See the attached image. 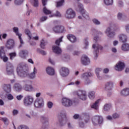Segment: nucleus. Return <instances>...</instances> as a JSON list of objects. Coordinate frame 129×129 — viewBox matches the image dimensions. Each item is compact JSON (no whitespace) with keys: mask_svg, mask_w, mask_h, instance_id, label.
<instances>
[{"mask_svg":"<svg viewBox=\"0 0 129 129\" xmlns=\"http://www.w3.org/2000/svg\"><path fill=\"white\" fill-rule=\"evenodd\" d=\"M77 12H79L80 13L81 15H82V17L79 16H78V19L80 20H82V19H85L86 20H89L90 18L89 17V15L88 13L84 10V8L83 7V5L82 4L79 3L78 5V7L76 9Z\"/></svg>","mask_w":129,"mask_h":129,"instance_id":"f257e3e1","label":"nucleus"},{"mask_svg":"<svg viewBox=\"0 0 129 129\" xmlns=\"http://www.w3.org/2000/svg\"><path fill=\"white\" fill-rule=\"evenodd\" d=\"M26 66L27 64L25 62H22L18 64L17 68V73L20 77H26L28 75V72L24 71Z\"/></svg>","mask_w":129,"mask_h":129,"instance_id":"f03ea898","label":"nucleus"},{"mask_svg":"<svg viewBox=\"0 0 129 129\" xmlns=\"http://www.w3.org/2000/svg\"><path fill=\"white\" fill-rule=\"evenodd\" d=\"M57 117L59 126H64L69 121L66 113L60 112L58 113Z\"/></svg>","mask_w":129,"mask_h":129,"instance_id":"7ed1b4c3","label":"nucleus"},{"mask_svg":"<svg viewBox=\"0 0 129 129\" xmlns=\"http://www.w3.org/2000/svg\"><path fill=\"white\" fill-rule=\"evenodd\" d=\"M25 34L28 36L29 38V43L31 46H36V42L33 40H35V41L39 40V36L38 35L36 36H32V34L29 29L25 30Z\"/></svg>","mask_w":129,"mask_h":129,"instance_id":"20e7f679","label":"nucleus"},{"mask_svg":"<svg viewBox=\"0 0 129 129\" xmlns=\"http://www.w3.org/2000/svg\"><path fill=\"white\" fill-rule=\"evenodd\" d=\"M23 103L25 106H31L34 103V97L28 95L24 97Z\"/></svg>","mask_w":129,"mask_h":129,"instance_id":"39448f33","label":"nucleus"},{"mask_svg":"<svg viewBox=\"0 0 129 129\" xmlns=\"http://www.w3.org/2000/svg\"><path fill=\"white\" fill-rule=\"evenodd\" d=\"M92 122L94 125L101 124L103 122V118L101 116L95 115L92 118Z\"/></svg>","mask_w":129,"mask_h":129,"instance_id":"423d86ee","label":"nucleus"},{"mask_svg":"<svg viewBox=\"0 0 129 129\" xmlns=\"http://www.w3.org/2000/svg\"><path fill=\"white\" fill-rule=\"evenodd\" d=\"M77 95L79 99L81 100H86L87 99V94L84 90H79L77 92Z\"/></svg>","mask_w":129,"mask_h":129,"instance_id":"0eeeda50","label":"nucleus"},{"mask_svg":"<svg viewBox=\"0 0 129 129\" xmlns=\"http://www.w3.org/2000/svg\"><path fill=\"white\" fill-rule=\"evenodd\" d=\"M34 105L37 108H41L44 106V99L43 98H37L34 102Z\"/></svg>","mask_w":129,"mask_h":129,"instance_id":"6e6552de","label":"nucleus"},{"mask_svg":"<svg viewBox=\"0 0 129 129\" xmlns=\"http://www.w3.org/2000/svg\"><path fill=\"white\" fill-rule=\"evenodd\" d=\"M65 17L67 19H74L76 17L75 11L72 9H68L66 13Z\"/></svg>","mask_w":129,"mask_h":129,"instance_id":"1a4fd4ad","label":"nucleus"},{"mask_svg":"<svg viewBox=\"0 0 129 129\" xmlns=\"http://www.w3.org/2000/svg\"><path fill=\"white\" fill-rule=\"evenodd\" d=\"M70 71L68 68L61 67L59 70V74L62 77H67L69 75Z\"/></svg>","mask_w":129,"mask_h":129,"instance_id":"9d476101","label":"nucleus"},{"mask_svg":"<svg viewBox=\"0 0 129 129\" xmlns=\"http://www.w3.org/2000/svg\"><path fill=\"white\" fill-rule=\"evenodd\" d=\"M81 63L82 65L86 66L90 64V59L86 55H83L81 58Z\"/></svg>","mask_w":129,"mask_h":129,"instance_id":"9b49d317","label":"nucleus"},{"mask_svg":"<svg viewBox=\"0 0 129 129\" xmlns=\"http://www.w3.org/2000/svg\"><path fill=\"white\" fill-rule=\"evenodd\" d=\"M0 57L4 62H8L9 58L6 56V53L5 52V46H1L0 47Z\"/></svg>","mask_w":129,"mask_h":129,"instance_id":"f8f14e48","label":"nucleus"},{"mask_svg":"<svg viewBox=\"0 0 129 129\" xmlns=\"http://www.w3.org/2000/svg\"><path fill=\"white\" fill-rule=\"evenodd\" d=\"M125 67V65L124 64V63L121 61H119L114 66V69L116 71L120 72L122 71V70L124 69Z\"/></svg>","mask_w":129,"mask_h":129,"instance_id":"ddd939ff","label":"nucleus"},{"mask_svg":"<svg viewBox=\"0 0 129 129\" xmlns=\"http://www.w3.org/2000/svg\"><path fill=\"white\" fill-rule=\"evenodd\" d=\"M6 72L8 75L14 74V67L10 62H8L6 64Z\"/></svg>","mask_w":129,"mask_h":129,"instance_id":"4468645a","label":"nucleus"},{"mask_svg":"<svg viewBox=\"0 0 129 129\" xmlns=\"http://www.w3.org/2000/svg\"><path fill=\"white\" fill-rule=\"evenodd\" d=\"M61 103L62 105L66 107H69V106H71L73 104L72 100L67 98H63L61 100Z\"/></svg>","mask_w":129,"mask_h":129,"instance_id":"2eb2a0df","label":"nucleus"},{"mask_svg":"<svg viewBox=\"0 0 129 129\" xmlns=\"http://www.w3.org/2000/svg\"><path fill=\"white\" fill-rule=\"evenodd\" d=\"M7 49H13L15 47V40L13 39H9L7 40L5 44Z\"/></svg>","mask_w":129,"mask_h":129,"instance_id":"dca6fc26","label":"nucleus"},{"mask_svg":"<svg viewBox=\"0 0 129 129\" xmlns=\"http://www.w3.org/2000/svg\"><path fill=\"white\" fill-rule=\"evenodd\" d=\"M53 31H54V33H64V32H66L65 27L62 26H55L53 28Z\"/></svg>","mask_w":129,"mask_h":129,"instance_id":"f3484780","label":"nucleus"},{"mask_svg":"<svg viewBox=\"0 0 129 129\" xmlns=\"http://www.w3.org/2000/svg\"><path fill=\"white\" fill-rule=\"evenodd\" d=\"M13 32L15 33V35L18 36V38L20 40V43L21 45L24 44V41H23V39H22V34L20 33L19 32V28L18 27H14L13 28Z\"/></svg>","mask_w":129,"mask_h":129,"instance_id":"a211bd4d","label":"nucleus"},{"mask_svg":"<svg viewBox=\"0 0 129 129\" xmlns=\"http://www.w3.org/2000/svg\"><path fill=\"white\" fill-rule=\"evenodd\" d=\"M93 48L95 50L94 52V54H95V57H97V56H98V51L99 50H102V46L97 43H96L93 45Z\"/></svg>","mask_w":129,"mask_h":129,"instance_id":"6ab92c4d","label":"nucleus"},{"mask_svg":"<svg viewBox=\"0 0 129 129\" xmlns=\"http://www.w3.org/2000/svg\"><path fill=\"white\" fill-rule=\"evenodd\" d=\"M112 88H113V82H108L105 85L104 90L106 91H110L112 90Z\"/></svg>","mask_w":129,"mask_h":129,"instance_id":"aec40b11","label":"nucleus"},{"mask_svg":"<svg viewBox=\"0 0 129 129\" xmlns=\"http://www.w3.org/2000/svg\"><path fill=\"white\" fill-rule=\"evenodd\" d=\"M45 71L50 76H53L55 75V69L51 67H48L46 68Z\"/></svg>","mask_w":129,"mask_h":129,"instance_id":"412c9836","label":"nucleus"},{"mask_svg":"<svg viewBox=\"0 0 129 129\" xmlns=\"http://www.w3.org/2000/svg\"><path fill=\"white\" fill-rule=\"evenodd\" d=\"M24 90L27 91L28 92H32L34 91V87L32 85H28L26 84L23 87Z\"/></svg>","mask_w":129,"mask_h":129,"instance_id":"4be33fe9","label":"nucleus"},{"mask_svg":"<svg viewBox=\"0 0 129 129\" xmlns=\"http://www.w3.org/2000/svg\"><path fill=\"white\" fill-rule=\"evenodd\" d=\"M38 72V70L36 68V67H34L33 68V72L30 73V74H28V77L30 79H35L36 78V74H37Z\"/></svg>","mask_w":129,"mask_h":129,"instance_id":"5701e85b","label":"nucleus"},{"mask_svg":"<svg viewBox=\"0 0 129 129\" xmlns=\"http://www.w3.org/2000/svg\"><path fill=\"white\" fill-rule=\"evenodd\" d=\"M110 31H111V29L109 27H108L105 31V34L109 37V38H113L114 36H115V32H110Z\"/></svg>","mask_w":129,"mask_h":129,"instance_id":"b1692460","label":"nucleus"},{"mask_svg":"<svg viewBox=\"0 0 129 129\" xmlns=\"http://www.w3.org/2000/svg\"><path fill=\"white\" fill-rule=\"evenodd\" d=\"M102 71V69L100 68H97L95 70V73L99 80H101L102 79V77L100 76V72Z\"/></svg>","mask_w":129,"mask_h":129,"instance_id":"393cba45","label":"nucleus"},{"mask_svg":"<svg viewBox=\"0 0 129 129\" xmlns=\"http://www.w3.org/2000/svg\"><path fill=\"white\" fill-rule=\"evenodd\" d=\"M52 50L54 53H55V54H61L62 52V50L59 47V46L56 45H53L52 46Z\"/></svg>","mask_w":129,"mask_h":129,"instance_id":"a878e982","label":"nucleus"},{"mask_svg":"<svg viewBox=\"0 0 129 129\" xmlns=\"http://www.w3.org/2000/svg\"><path fill=\"white\" fill-rule=\"evenodd\" d=\"M13 88L14 91H16L17 92H20V91H21L22 89H23L22 85L20 84H15Z\"/></svg>","mask_w":129,"mask_h":129,"instance_id":"bb28decb","label":"nucleus"},{"mask_svg":"<svg viewBox=\"0 0 129 129\" xmlns=\"http://www.w3.org/2000/svg\"><path fill=\"white\" fill-rule=\"evenodd\" d=\"M100 101V99H98L95 101L93 104L91 105V108H93V109H95V110H98L99 108V102Z\"/></svg>","mask_w":129,"mask_h":129,"instance_id":"cd10ccee","label":"nucleus"},{"mask_svg":"<svg viewBox=\"0 0 129 129\" xmlns=\"http://www.w3.org/2000/svg\"><path fill=\"white\" fill-rule=\"evenodd\" d=\"M67 39H68L71 42V43H75V42H76V41L77 40L76 36L72 34L68 35Z\"/></svg>","mask_w":129,"mask_h":129,"instance_id":"c85d7f7f","label":"nucleus"},{"mask_svg":"<svg viewBox=\"0 0 129 129\" xmlns=\"http://www.w3.org/2000/svg\"><path fill=\"white\" fill-rule=\"evenodd\" d=\"M92 74L90 72L83 73L81 75V78L82 79H87L88 77H91Z\"/></svg>","mask_w":129,"mask_h":129,"instance_id":"c756f323","label":"nucleus"},{"mask_svg":"<svg viewBox=\"0 0 129 129\" xmlns=\"http://www.w3.org/2000/svg\"><path fill=\"white\" fill-rule=\"evenodd\" d=\"M120 94L122 96H128L129 88H124L120 91Z\"/></svg>","mask_w":129,"mask_h":129,"instance_id":"7c9ffc66","label":"nucleus"},{"mask_svg":"<svg viewBox=\"0 0 129 129\" xmlns=\"http://www.w3.org/2000/svg\"><path fill=\"white\" fill-rule=\"evenodd\" d=\"M111 104L110 103H106L103 106V110L104 111H109L110 109H111Z\"/></svg>","mask_w":129,"mask_h":129,"instance_id":"2f4dec72","label":"nucleus"},{"mask_svg":"<svg viewBox=\"0 0 129 129\" xmlns=\"http://www.w3.org/2000/svg\"><path fill=\"white\" fill-rule=\"evenodd\" d=\"M119 41H120V42H122V43H124L127 41V37L124 34H120L119 35Z\"/></svg>","mask_w":129,"mask_h":129,"instance_id":"473e14b6","label":"nucleus"},{"mask_svg":"<svg viewBox=\"0 0 129 129\" xmlns=\"http://www.w3.org/2000/svg\"><path fill=\"white\" fill-rule=\"evenodd\" d=\"M12 86H11V84H5L4 85V89L7 93H10L11 91Z\"/></svg>","mask_w":129,"mask_h":129,"instance_id":"72a5a7b5","label":"nucleus"},{"mask_svg":"<svg viewBox=\"0 0 129 129\" xmlns=\"http://www.w3.org/2000/svg\"><path fill=\"white\" fill-rule=\"evenodd\" d=\"M26 55H28V51L27 50H21L19 52V56L21 58L25 59L26 58Z\"/></svg>","mask_w":129,"mask_h":129,"instance_id":"f704fd0d","label":"nucleus"},{"mask_svg":"<svg viewBox=\"0 0 129 129\" xmlns=\"http://www.w3.org/2000/svg\"><path fill=\"white\" fill-rule=\"evenodd\" d=\"M121 50H122V51H124L125 52L129 51V44L128 43H124L122 45Z\"/></svg>","mask_w":129,"mask_h":129,"instance_id":"c9c22d12","label":"nucleus"},{"mask_svg":"<svg viewBox=\"0 0 129 129\" xmlns=\"http://www.w3.org/2000/svg\"><path fill=\"white\" fill-rule=\"evenodd\" d=\"M29 113L30 114H26V116H27L28 118H32V117H35L37 116V113H36L33 110H30Z\"/></svg>","mask_w":129,"mask_h":129,"instance_id":"e433bc0d","label":"nucleus"},{"mask_svg":"<svg viewBox=\"0 0 129 129\" xmlns=\"http://www.w3.org/2000/svg\"><path fill=\"white\" fill-rule=\"evenodd\" d=\"M88 96L89 99L92 100V99H94L95 98V92L94 91H90L89 92Z\"/></svg>","mask_w":129,"mask_h":129,"instance_id":"4c0bfd02","label":"nucleus"},{"mask_svg":"<svg viewBox=\"0 0 129 129\" xmlns=\"http://www.w3.org/2000/svg\"><path fill=\"white\" fill-rule=\"evenodd\" d=\"M47 44V41H45L44 39H42L40 41V47L41 48V49H45V47L46 46Z\"/></svg>","mask_w":129,"mask_h":129,"instance_id":"58836bf2","label":"nucleus"},{"mask_svg":"<svg viewBox=\"0 0 129 129\" xmlns=\"http://www.w3.org/2000/svg\"><path fill=\"white\" fill-rule=\"evenodd\" d=\"M0 120L3 121L5 125H9V119L7 117H0Z\"/></svg>","mask_w":129,"mask_h":129,"instance_id":"ea45409f","label":"nucleus"},{"mask_svg":"<svg viewBox=\"0 0 129 129\" xmlns=\"http://www.w3.org/2000/svg\"><path fill=\"white\" fill-rule=\"evenodd\" d=\"M24 2L25 0H14V4L16 6H21Z\"/></svg>","mask_w":129,"mask_h":129,"instance_id":"a19ab883","label":"nucleus"},{"mask_svg":"<svg viewBox=\"0 0 129 129\" xmlns=\"http://www.w3.org/2000/svg\"><path fill=\"white\" fill-rule=\"evenodd\" d=\"M104 3L106 6H111L113 4V0H104Z\"/></svg>","mask_w":129,"mask_h":129,"instance_id":"79ce46f5","label":"nucleus"},{"mask_svg":"<svg viewBox=\"0 0 129 129\" xmlns=\"http://www.w3.org/2000/svg\"><path fill=\"white\" fill-rule=\"evenodd\" d=\"M43 11L44 14H45V15H50V14H51L52 13V12H51V11H50L49 10L47 9V8H46V7H44L43 8Z\"/></svg>","mask_w":129,"mask_h":129,"instance_id":"37998d69","label":"nucleus"},{"mask_svg":"<svg viewBox=\"0 0 129 129\" xmlns=\"http://www.w3.org/2000/svg\"><path fill=\"white\" fill-rule=\"evenodd\" d=\"M37 52H38V53H40V54L43 55V56H45V55H47V52L45 51L40 49V48H38L37 49Z\"/></svg>","mask_w":129,"mask_h":129,"instance_id":"c03bdc74","label":"nucleus"},{"mask_svg":"<svg viewBox=\"0 0 129 129\" xmlns=\"http://www.w3.org/2000/svg\"><path fill=\"white\" fill-rule=\"evenodd\" d=\"M61 13L60 12L56 11L55 14L51 15L49 16L50 18H53V17H57L58 18H60L61 17Z\"/></svg>","mask_w":129,"mask_h":129,"instance_id":"a18cd8bd","label":"nucleus"},{"mask_svg":"<svg viewBox=\"0 0 129 129\" xmlns=\"http://www.w3.org/2000/svg\"><path fill=\"white\" fill-rule=\"evenodd\" d=\"M63 4H64V0H60V1L56 2L57 8L62 7V6H63Z\"/></svg>","mask_w":129,"mask_h":129,"instance_id":"49530a36","label":"nucleus"},{"mask_svg":"<svg viewBox=\"0 0 129 129\" xmlns=\"http://www.w3.org/2000/svg\"><path fill=\"white\" fill-rule=\"evenodd\" d=\"M53 105H54V104L51 101H48L47 103V106L49 109H51L53 107Z\"/></svg>","mask_w":129,"mask_h":129,"instance_id":"de8ad7c7","label":"nucleus"},{"mask_svg":"<svg viewBox=\"0 0 129 129\" xmlns=\"http://www.w3.org/2000/svg\"><path fill=\"white\" fill-rule=\"evenodd\" d=\"M120 115L118 113H114L112 114V117L113 119H116V118H119Z\"/></svg>","mask_w":129,"mask_h":129,"instance_id":"09e8293b","label":"nucleus"},{"mask_svg":"<svg viewBox=\"0 0 129 129\" xmlns=\"http://www.w3.org/2000/svg\"><path fill=\"white\" fill-rule=\"evenodd\" d=\"M62 39H63V36H61L58 39H57L55 41L56 45H57V46H60V43L62 42Z\"/></svg>","mask_w":129,"mask_h":129,"instance_id":"8fccbe9b","label":"nucleus"},{"mask_svg":"<svg viewBox=\"0 0 129 129\" xmlns=\"http://www.w3.org/2000/svg\"><path fill=\"white\" fill-rule=\"evenodd\" d=\"M32 4H33L34 7H38L39 5V2L38 0H30Z\"/></svg>","mask_w":129,"mask_h":129,"instance_id":"3c124183","label":"nucleus"},{"mask_svg":"<svg viewBox=\"0 0 129 129\" xmlns=\"http://www.w3.org/2000/svg\"><path fill=\"white\" fill-rule=\"evenodd\" d=\"M9 56H10V59L13 60V59H14V58L17 56V53H16V52L10 53H9Z\"/></svg>","mask_w":129,"mask_h":129,"instance_id":"603ef678","label":"nucleus"},{"mask_svg":"<svg viewBox=\"0 0 129 129\" xmlns=\"http://www.w3.org/2000/svg\"><path fill=\"white\" fill-rule=\"evenodd\" d=\"M92 82V81L90 79H89V78H88L87 79H86L84 81V83L86 85H88L89 84H90V83H91Z\"/></svg>","mask_w":129,"mask_h":129,"instance_id":"864d4df0","label":"nucleus"},{"mask_svg":"<svg viewBox=\"0 0 129 129\" xmlns=\"http://www.w3.org/2000/svg\"><path fill=\"white\" fill-rule=\"evenodd\" d=\"M92 22L93 24H95V25H100V21H99L98 20L96 19H93L92 20Z\"/></svg>","mask_w":129,"mask_h":129,"instance_id":"5fc2aeb1","label":"nucleus"},{"mask_svg":"<svg viewBox=\"0 0 129 129\" xmlns=\"http://www.w3.org/2000/svg\"><path fill=\"white\" fill-rule=\"evenodd\" d=\"M7 98L8 100H13V99H14V96H13L12 94H8L7 95Z\"/></svg>","mask_w":129,"mask_h":129,"instance_id":"6e6d98bb","label":"nucleus"},{"mask_svg":"<svg viewBox=\"0 0 129 129\" xmlns=\"http://www.w3.org/2000/svg\"><path fill=\"white\" fill-rule=\"evenodd\" d=\"M18 129H29V127L25 125H21L18 126Z\"/></svg>","mask_w":129,"mask_h":129,"instance_id":"4d7b16f0","label":"nucleus"},{"mask_svg":"<svg viewBox=\"0 0 129 129\" xmlns=\"http://www.w3.org/2000/svg\"><path fill=\"white\" fill-rule=\"evenodd\" d=\"M122 17H123V15L121 13H118L117 17L118 20H121V19H122Z\"/></svg>","mask_w":129,"mask_h":129,"instance_id":"13d9d810","label":"nucleus"},{"mask_svg":"<svg viewBox=\"0 0 129 129\" xmlns=\"http://www.w3.org/2000/svg\"><path fill=\"white\" fill-rule=\"evenodd\" d=\"M13 115H17L19 113V111L17 109H14L12 112Z\"/></svg>","mask_w":129,"mask_h":129,"instance_id":"bf43d9fd","label":"nucleus"},{"mask_svg":"<svg viewBox=\"0 0 129 129\" xmlns=\"http://www.w3.org/2000/svg\"><path fill=\"white\" fill-rule=\"evenodd\" d=\"M47 19H48V17H47L46 16L42 17L40 19V21L41 22H45V21H46Z\"/></svg>","mask_w":129,"mask_h":129,"instance_id":"052dcab7","label":"nucleus"},{"mask_svg":"<svg viewBox=\"0 0 129 129\" xmlns=\"http://www.w3.org/2000/svg\"><path fill=\"white\" fill-rule=\"evenodd\" d=\"M79 54H80V51H74L73 52V54L74 55V56L79 55Z\"/></svg>","mask_w":129,"mask_h":129,"instance_id":"680f3d73","label":"nucleus"},{"mask_svg":"<svg viewBox=\"0 0 129 129\" xmlns=\"http://www.w3.org/2000/svg\"><path fill=\"white\" fill-rule=\"evenodd\" d=\"M80 117V116L78 114H76L73 116V118L74 119H78V118H79Z\"/></svg>","mask_w":129,"mask_h":129,"instance_id":"e2e57ef3","label":"nucleus"},{"mask_svg":"<svg viewBox=\"0 0 129 129\" xmlns=\"http://www.w3.org/2000/svg\"><path fill=\"white\" fill-rule=\"evenodd\" d=\"M23 96L22 95H19L17 96L16 98L18 100H21L22 98H23Z\"/></svg>","mask_w":129,"mask_h":129,"instance_id":"0e129e2a","label":"nucleus"},{"mask_svg":"<svg viewBox=\"0 0 129 129\" xmlns=\"http://www.w3.org/2000/svg\"><path fill=\"white\" fill-rule=\"evenodd\" d=\"M41 118L42 120H47V119H48V117L45 115H42L41 116Z\"/></svg>","mask_w":129,"mask_h":129,"instance_id":"69168bd1","label":"nucleus"},{"mask_svg":"<svg viewBox=\"0 0 129 129\" xmlns=\"http://www.w3.org/2000/svg\"><path fill=\"white\" fill-rule=\"evenodd\" d=\"M67 49L69 51H72V50H73V46L69 45L67 47Z\"/></svg>","mask_w":129,"mask_h":129,"instance_id":"338daca9","label":"nucleus"},{"mask_svg":"<svg viewBox=\"0 0 129 129\" xmlns=\"http://www.w3.org/2000/svg\"><path fill=\"white\" fill-rule=\"evenodd\" d=\"M125 30L127 33H129V24H127L125 26Z\"/></svg>","mask_w":129,"mask_h":129,"instance_id":"774afa93","label":"nucleus"}]
</instances>
